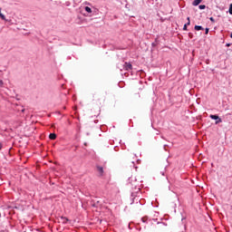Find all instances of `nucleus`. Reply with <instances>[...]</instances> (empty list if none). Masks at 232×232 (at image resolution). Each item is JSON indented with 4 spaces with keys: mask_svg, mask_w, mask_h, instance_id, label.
Masks as SVG:
<instances>
[{
    "mask_svg": "<svg viewBox=\"0 0 232 232\" xmlns=\"http://www.w3.org/2000/svg\"><path fill=\"white\" fill-rule=\"evenodd\" d=\"M132 65L130 63H124L123 64V69L126 70L127 72H130V70H131Z\"/></svg>",
    "mask_w": 232,
    "mask_h": 232,
    "instance_id": "nucleus-2",
    "label": "nucleus"
},
{
    "mask_svg": "<svg viewBox=\"0 0 232 232\" xmlns=\"http://www.w3.org/2000/svg\"><path fill=\"white\" fill-rule=\"evenodd\" d=\"M194 29L197 30V32H198L200 30H204V27H202L201 25H195Z\"/></svg>",
    "mask_w": 232,
    "mask_h": 232,
    "instance_id": "nucleus-6",
    "label": "nucleus"
},
{
    "mask_svg": "<svg viewBox=\"0 0 232 232\" xmlns=\"http://www.w3.org/2000/svg\"><path fill=\"white\" fill-rule=\"evenodd\" d=\"M49 139H51V140H55V139H57V135L55 133H51L49 135Z\"/></svg>",
    "mask_w": 232,
    "mask_h": 232,
    "instance_id": "nucleus-5",
    "label": "nucleus"
},
{
    "mask_svg": "<svg viewBox=\"0 0 232 232\" xmlns=\"http://www.w3.org/2000/svg\"><path fill=\"white\" fill-rule=\"evenodd\" d=\"M226 46L229 47L231 46V44H227Z\"/></svg>",
    "mask_w": 232,
    "mask_h": 232,
    "instance_id": "nucleus-16",
    "label": "nucleus"
},
{
    "mask_svg": "<svg viewBox=\"0 0 232 232\" xmlns=\"http://www.w3.org/2000/svg\"><path fill=\"white\" fill-rule=\"evenodd\" d=\"M2 148H3V145L0 143V150H2Z\"/></svg>",
    "mask_w": 232,
    "mask_h": 232,
    "instance_id": "nucleus-17",
    "label": "nucleus"
},
{
    "mask_svg": "<svg viewBox=\"0 0 232 232\" xmlns=\"http://www.w3.org/2000/svg\"><path fill=\"white\" fill-rule=\"evenodd\" d=\"M205 34H209V29H208V28H206Z\"/></svg>",
    "mask_w": 232,
    "mask_h": 232,
    "instance_id": "nucleus-13",
    "label": "nucleus"
},
{
    "mask_svg": "<svg viewBox=\"0 0 232 232\" xmlns=\"http://www.w3.org/2000/svg\"><path fill=\"white\" fill-rule=\"evenodd\" d=\"M0 217H1V214H0Z\"/></svg>",
    "mask_w": 232,
    "mask_h": 232,
    "instance_id": "nucleus-21",
    "label": "nucleus"
},
{
    "mask_svg": "<svg viewBox=\"0 0 232 232\" xmlns=\"http://www.w3.org/2000/svg\"><path fill=\"white\" fill-rule=\"evenodd\" d=\"M98 170H99V172L101 173V175H102V167H98Z\"/></svg>",
    "mask_w": 232,
    "mask_h": 232,
    "instance_id": "nucleus-11",
    "label": "nucleus"
},
{
    "mask_svg": "<svg viewBox=\"0 0 232 232\" xmlns=\"http://www.w3.org/2000/svg\"><path fill=\"white\" fill-rule=\"evenodd\" d=\"M0 86H3V80H0Z\"/></svg>",
    "mask_w": 232,
    "mask_h": 232,
    "instance_id": "nucleus-15",
    "label": "nucleus"
},
{
    "mask_svg": "<svg viewBox=\"0 0 232 232\" xmlns=\"http://www.w3.org/2000/svg\"><path fill=\"white\" fill-rule=\"evenodd\" d=\"M0 17L3 19V21L6 20V17L5 16V14H3V13H0Z\"/></svg>",
    "mask_w": 232,
    "mask_h": 232,
    "instance_id": "nucleus-9",
    "label": "nucleus"
},
{
    "mask_svg": "<svg viewBox=\"0 0 232 232\" xmlns=\"http://www.w3.org/2000/svg\"><path fill=\"white\" fill-rule=\"evenodd\" d=\"M210 21L213 23L215 22V19L213 17H210Z\"/></svg>",
    "mask_w": 232,
    "mask_h": 232,
    "instance_id": "nucleus-14",
    "label": "nucleus"
},
{
    "mask_svg": "<svg viewBox=\"0 0 232 232\" xmlns=\"http://www.w3.org/2000/svg\"><path fill=\"white\" fill-rule=\"evenodd\" d=\"M143 222H146V220H144V218H142Z\"/></svg>",
    "mask_w": 232,
    "mask_h": 232,
    "instance_id": "nucleus-18",
    "label": "nucleus"
},
{
    "mask_svg": "<svg viewBox=\"0 0 232 232\" xmlns=\"http://www.w3.org/2000/svg\"><path fill=\"white\" fill-rule=\"evenodd\" d=\"M228 12H229L230 15H232V4H231L230 6H229Z\"/></svg>",
    "mask_w": 232,
    "mask_h": 232,
    "instance_id": "nucleus-12",
    "label": "nucleus"
},
{
    "mask_svg": "<svg viewBox=\"0 0 232 232\" xmlns=\"http://www.w3.org/2000/svg\"><path fill=\"white\" fill-rule=\"evenodd\" d=\"M202 3V0H194L192 5L193 6H198Z\"/></svg>",
    "mask_w": 232,
    "mask_h": 232,
    "instance_id": "nucleus-4",
    "label": "nucleus"
},
{
    "mask_svg": "<svg viewBox=\"0 0 232 232\" xmlns=\"http://www.w3.org/2000/svg\"><path fill=\"white\" fill-rule=\"evenodd\" d=\"M210 119H212V121H216V124H220V122H222V119H220V117H218V115H213L211 114Z\"/></svg>",
    "mask_w": 232,
    "mask_h": 232,
    "instance_id": "nucleus-1",
    "label": "nucleus"
},
{
    "mask_svg": "<svg viewBox=\"0 0 232 232\" xmlns=\"http://www.w3.org/2000/svg\"><path fill=\"white\" fill-rule=\"evenodd\" d=\"M188 19V23L184 24L183 26V30H188V26H189V24H191V21L189 20V17L187 18Z\"/></svg>",
    "mask_w": 232,
    "mask_h": 232,
    "instance_id": "nucleus-3",
    "label": "nucleus"
},
{
    "mask_svg": "<svg viewBox=\"0 0 232 232\" xmlns=\"http://www.w3.org/2000/svg\"><path fill=\"white\" fill-rule=\"evenodd\" d=\"M85 12H87L88 14H92V8L89 6H85Z\"/></svg>",
    "mask_w": 232,
    "mask_h": 232,
    "instance_id": "nucleus-7",
    "label": "nucleus"
},
{
    "mask_svg": "<svg viewBox=\"0 0 232 232\" xmlns=\"http://www.w3.org/2000/svg\"><path fill=\"white\" fill-rule=\"evenodd\" d=\"M62 222H63V224H66V222H68V218H62Z\"/></svg>",
    "mask_w": 232,
    "mask_h": 232,
    "instance_id": "nucleus-8",
    "label": "nucleus"
},
{
    "mask_svg": "<svg viewBox=\"0 0 232 232\" xmlns=\"http://www.w3.org/2000/svg\"><path fill=\"white\" fill-rule=\"evenodd\" d=\"M22 111L24 112V109H23Z\"/></svg>",
    "mask_w": 232,
    "mask_h": 232,
    "instance_id": "nucleus-19",
    "label": "nucleus"
},
{
    "mask_svg": "<svg viewBox=\"0 0 232 232\" xmlns=\"http://www.w3.org/2000/svg\"><path fill=\"white\" fill-rule=\"evenodd\" d=\"M199 10H206V6L204 5H201L198 6Z\"/></svg>",
    "mask_w": 232,
    "mask_h": 232,
    "instance_id": "nucleus-10",
    "label": "nucleus"
},
{
    "mask_svg": "<svg viewBox=\"0 0 232 232\" xmlns=\"http://www.w3.org/2000/svg\"><path fill=\"white\" fill-rule=\"evenodd\" d=\"M0 14H1V8H0Z\"/></svg>",
    "mask_w": 232,
    "mask_h": 232,
    "instance_id": "nucleus-20",
    "label": "nucleus"
}]
</instances>
